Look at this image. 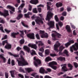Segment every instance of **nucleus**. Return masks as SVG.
<instances>
[{"mask_svg":"<svg viewBox=\"0 0 78 78\" xmlns=\"http://www.w3.org/2000/svg\"><path fill=\"white\" fill-rule=\"evenodd\" d=\"M20 58H17L16 60L18 62L19 66H27L28 65V63L25 60L23 56L21 55H24V52L22 51H20Z\"/></svg>","mask_w":78,"mask_h":78,"instance_id":"obj_1","label":"nucleus"},{"mask_svg":"<svg viewBox=\"0 0 78 78\" xmlns=\"http://www.w3.org/2000/svg\"><path fill=\"white\" fill-rule=\"evenodd\" d=\"M61 45V44L58 41H57L54 45V50L56 52H58L59 51H62L63 49L65 48V47L63 45H61L59 48V50L58 48Z\"/></svg>","mask_w":78,"mask_h":78,"instance_id":"obj_2","label":"nucleus"},{"mask_svg":"<svg viewBox=\"0 0 78 78\" xmlns=\"http://www.w3.org/2000/svg\"><path fill=\"white\" fill-rule=\"evenodd\" d=\"M52 32L54 33L52 34V36L53 37L52 39L53 40H56V37H57L58 38H61L62 35L61 34L57 33V32L55 31H53Z\"/></svg>","mask_w":78,"mask_h":78,"instance_id":"obj_3","label":"nucleus"},{"mask_svg":"<svg viewBox=\"0 0 78 78\" xmlns=\"http://www.w3.org/2000/svg\"><path fill=\"white\" fill-rule=\"evenodd\" d=\"M76 47L78 49V43H75L72 46L70 47V51L71 52H73V49L75 51L77 50V49L75 47Z\"/></svg>","mask_w":78,"mask_h":78,"instance_id":"obj_4","label":"nucleus"},{"mask_svg":"<svg viewBox=\"0 0 78 78\" xmlns=\"http://www.w3.org/2000/svg\"><path fill=\"white\" fill-rule=\"evenodd\" d=\"M34 64L36 67H37L39 64H41V60L39 59H36V57H34Z\"/></svg>","mask_w":78,"mask_h":78,"instance_id":"obj_5","label":"nucleus"},{"mask_svg":"<svg viewBox=\"0 0 78 78\" xmlns=\"http://www.w3.org/2000/svg\"><path fill=\"white\" fill-rule=\"evenodd\" d=\"M0 15L1 16H3L4 17H6L9 16V13H8V11L5 10L4 11V13H2L0 12Z\"/></svg>","mask_w":78,"mask_h":78,"instance_id":"obj_6","label":"nucleus"},{"mask_svg":"<svg viewBox=\"0 0 78 78\" xmlns=\"http://www.w3.org/2000/svg\"><path fill=\"white\" fill-rule=\"evenodd\" d=\"M53 15V13H51V12H48V14L47 16V17L46 18V20H49L50 19H51L52 17V16Z\"/></svg>","mask_w":78,"mask_h":78,"instance_id":"obj_7","label":"nucleus"},{"mask_svg":"<svg viewBox=\"0 0 78 78\" xmlns=\"http://www.w3.org/2000/svg\"><path fill=\"white\" fill-rule=\"evenodd\" d=\"M61 67L63 66L62 67V71L63 72H67V69L66 67V64H62L61 65Z\"/></svg>","mask_w":78,"mask_h":78,"instance_id":"obj_8","label":"nucleus"},{"mask_svg":"<svg viewBox=\"0 0 78 78\" xmlns=\"http://www.w3.org/2000/svg\"><path fill=\"white\" fill-rule=\"evenodd\" d=\"M48 24L50 26V28H53V27L55 26V22L53 21H51L50 22L48 23Z\"/></svg>","mask_w":78,"mask_h":78,"instance_id":"obj_9","label":"nucleus"},{"mask_svg":"<svg viewBox=\"0 0 78 78\" xmlns=\"http://www.w3.org/2000/svg\"><path fill=\"white\" fill-rule=\"evenodd\" d=\"M43 20H44V19H40L39 17H38L37 19L35 20L37 23H43Z\"/></svg>","mask_w":78,"mask_h":78,"instance_id":"obj_10","label":"nucleus"},{"mask_svg":"<svg viewBox=\"0 0 78 78\" xmlns=\"http://www.w3.org/2000/svg\"><path fill=\"white\" fill-rule=\"evenodd\" d=\"M27 37H29L30 39H34V33L27 34Z\"/></svg>","mask_w":78,"mask_h":78,"instance_id":"obj_11","label":"nucleus"},{"mask_svg":"<svg viewBox=\"0 0 78 78\" xmlns=\"http://www.w3.org/2000/svg\"><path fill=\"white\" fill-rule=\"evenodd\" d=\"M30 3L32 4L36 5L39 3V1H38V0H31L30 2Z\"/></svg>","mask_w":78,"mask_h":78,"instance_id":"obj_12","label":"nucleus"},{"mask_svg":"<svg viewBox=\"0 0 78 78\" xmlns=\"http://www.w3.org/2000/svg\"><path fill=\"white\" fill-rule=\"evenodd\" d=\"M7 9H11L12 11H13V12H14V11H15V8L10 5H7Z\"/></svg>","mask_w":78,"mask_h":78,"instance_id":"obj_13","label":"nucleus"},{"mask_svg":"<svg viewBox=\"0 0 78 78\" xmlns=\"http://www.w3.org/2000/svg\"><path fill=\"white\" fill-rule=\"evenodd\" d=\"M19 32H17V33L13 32L11 34V36L13 38H16V35H17V34H19Z\"/></svg>","mask_w":78,"mask_h":78,"instance_id":"obj_14","label":"nucleus"},{"mask_svg":"<svg viewBox=\"0 0 78 78\" xmlns=\"http://www.w3.org/2000/svg\"><path fill=\"white\" fill-rule=\"evenodd\" d=\"M11 75L12 78H15V76H14V73H15L16 71L15 70H11L9 71Z\"/></svg>","mask_w":78,"mask_h":78,"instance_id":"obj_15","label":"nucleus"},{"mask_svg":"<svg viewBox=\"0 0 78 78\" xmlns=\"http://www.w3.org/2000/svg\"><path fill=\"white\" fill-rule=\"evenodd\" d=\"M5 48L6 49H11V45L10 44H7L5 45Z\"/></svg>","mask_w":78,"mask_h":78,"instance_id":"obj_16","label":"nucleus"},{"mask_svg":"<svg viewBox=\"0 0 78 78\" xmlns=\"http://www.w3.org/2000/svg\"><path fill=\"white\" fill-rule=\"evenodd\" d=\"M23 48L24 49V50H25L27 51L28 53H29L30 51V49L27 46H24Z\"/></svg>","mask_w":78,"mask_h":78,"instance_id":"obj_17","label":"nucleus"},{"mask_svg":"<svg viewBox=\"0 0 78 78\" xmlns=\"http://www.w3.org/2000/svg\"><path fill=\"white\" fill-rule=\"evenodd\" d=\"M45 69L43 67H41L39 70V72L40 73H41L44 74V72H45Z\"/></svg>","mask_w":78,"mask_h":78,"instance_id":"obj_18","label":"nucleus"},{"mask_svg":"<svg viewBox=\"0 0 78 78\" xmlns=\"http://www.w3.org/2000/svg\"><path fill=\"white\" fill-rule=\"evenodd\" d=\"M53 65H57V63L56 62L53 61L50 62L49 65L50 66H53Z\"/></svg>","mask_w":78,"mask_h":78,"instance_id":"obj_19","label":"nucleus"},{"mask_svg":"<svg viewBox=\"0 0 78 78\" xmlns=\"http://www.w3.org/2000/svg\"><path fill=\"white\" fill-rule=\"evenodd\" d=\"M66 29L68 32H70L71 31L70 27L69 25H67L66 26Z\"/></svg>","mask_w":78,"mask_h":78,"instance_id":"obj_20","label":"nucleus"},{"mask_svg":"<svg viewBox=\"0 0 78 78\" xmlns=\"http://www.w3.org/2000/svg\"><path fill=\"white\" fill-rule=\"evenodd\" d=\"M25 70L26 71H27L28 73H30L32 71H33V69H32L31 68H25Z\"/></svg>","mask_w":78,"mask_h":78,"instance_id":"obj_21","label":"nucleus"},{"mask_svg":"<svg viewBox=\"0 0 78 78\" xmlns=\"http://www.w3.org/2000/svg\"><path fill=\"white\" fill-rule=\"evenodd\" d=\"M41 37L42 38H44V37L47 38L48 37V35L47 33H46L44 34L41 35Z\"/></svg>","mask_w":78,"mask_h":78,"instance_id":"obj_22","label":"nucleus"},{"mask_svg":"<svg viewBox=\"0 0 78 78\" xmlns=\"http://www.w3.org/2000/svg\"><path fill=\"white\" fill-rule=\"evenodd\" d=\"M57 59L58 61H65V60H66V59H65V58H64V57H59Z\"/></svg>","mask_w":78,"mask_h":78,"instance_id":"obj_23","label":"nucleus"},{"mask_svg":"<svg viewBox=\"0 0 78 78\" xmlns=\"http://www.w3.org/2000/svg\"><path fill=\"white\" fill-rule=\"evenodd\" d=\"M0 58H2L3 60V62H6V58L3 57V55H0Z\"/></svg>","mask_w":78,"mask_h":78,"instance_id":"obj_24","label":"nucleus"},{"mask_svg":"<svg viewBox=\"0 0 78 78\" xmlns=\"http://www.w3.org/2000/svg\"><path fill=\"white\" fill-rule=\"evenodd\" d=\"M49 61H51V58L50 56H48L45 59V61L46 62H48Z\"/></svg>","mask_w":78,"mask_h":78,"instance_id":"obj_25","label":"nucleus"},{"mask_svg":"<svg viewBox=\"0 0 78 78\" xmlns=\"http://www.w3.org/2000/svg\"><path fill=\"white\" fill-rule=\"evenodd\" d=\"M56 5L57 8H59V7H61L62 6V3H56Z\"/></svg>","mask_w":78,"mask_h":78,"instance_id":"obj_26","label":"nucleus"},{"mask_svg":"<svg viewBox=\"0 0 78 78\" xmlns=\"http://www.w3.org/2000/svg\"><path fill=\"white\" fill-rule=\"evenodd\" d=\"M25 5V4H22L18 8L19 10H21L22 9V8H23V6Z\"/></svg>","mask_w":78,"mask_h":78,"instance_id":"obj_27","label":"nucleus"},{"mask_svg":"<svg viewBox=\"0 0 78 78\" xmlns=\"http://www.w3.org/2000/svg\"><path fill=\"white\" fill-rule=\"evenodd\" d=\"M44 47H42L41 48L39 49V50L40 51H41L42 53L44 52Z\"/></svg>","mask_w":78,"mask_h":78,"instance_id":"obj_28","label":"nucleus"},{"mask_svg":"<svg viewBox=\"0 0 78 78\" xmlns=\"http://www.w3.org/2000/svg\"><path fill=\"white\" fill-rule=\"evenodd\" d=\"M54 18L56 22H59V18L58 17V15H55L54 16Z\"/></svg>","mask_w":78,"mask_h":78,"instance_id":"obj_29","label":"nucleus"},{"mask_svg":"<svg viewBox=\"0 0 78 78\" xmlns=\"http://www.w3.org/2000/svg\"><path fill=\"white\" fill-rule=\"evenodd\" d=\"M63 53L64 54H66V55L67 56H69V52L68 51H67V50H65L64 51H63Z\"/></svg>","mask_w":78,"mask_h":78,"instance_id":"obj_30","label":"nucleus"},{"mask_svg":"<svg viewBox=\"0 0 78 78\" xmlns=\"http://www.w3.org/2000/svg\"><path fill=\"white\" fill-rule=\"evenodd\" d=\"M47 3V10H48L50 9V7L48 6V5H51V4L50 3V2H48Z\"/></svg>","mask_w":78,"mask_h":78,"instance_id":"obj_31","label":"nucleus"},{"mask_svg":"<svg viewBox=\"0 0 78 78\" xmlns=\"http://www.w3.org/2000/svg\"><path fill=\"white\" fill-rule=\"evenodd\" d=\"M68 42L69 43L70 45H71V44H74V43H75V41L73 40H71L69 41Z\"/></svg>","mask_w":78,"mask_h":78,"instance_id":"obj_32","label":"nucleus"},{"mask_svg":"<svg viewBox=\"0 0 78 78\" xmlns=\"http://www.w3.org/2000/svg\"><path fill=\"white\" fill-rule=\"evenodd\" d=\"M30 54L31 55H36V51L34 50H32V51L30 52Z\"/></svg>","mask_w":78,"mask_h":78,"instance_id":"obj_33","label":"nucleus"},{"mask_svg":"<svg viewBox=\"0 0 78 78\" xmlns=\"http://www.w3.org/2000/svg\"><path fill=\"white\" fill-rule=\"evenodd\" d=\"M45 54L47 55H48L50 53V50L48 49H47L45 50Z\"/></svg>","mask_w":78,"mask_h":78,"instance_id":"obj_34","label":"nucleus"},{"mask_svg":"<svg viewBox=\"0 0 78 78\" xmlns=\"http://www.w3.org/2000/svg\"><path fill=\"white\" fill-rule=\"evenodd\" d=\"M21 23L22 25L24 27H26V28H28V26L27 24H25V23H24L23 22H22Z\"/></svg>","mask_w":78,"mask_h":78,"instance_id":"obj_35","label":"nucleus"},{"mask_svg":"<svg viewBox=\"0 0 78 78\" xmlns=\"http://www.w3.org/2000/svg\"><path fill=\"white\" fill-rule=\"evenodd\" d=\"M33 48H34L35 50H36L37 49V45L36 44H33L32 47Z\"/></svg>","mask_w":78,"mask_h":78,"instance_id":"obj_36","label":"nucleus"},{"mask_svg":"<svg viewBox=\"0 0 78 78\" xmlns=\"http://www.w3.org/2000/svg\"><path fill=\"white\" fill-rule=\"evenodd\" d=\"M19 71L20 72H23L24 73H26V72L25 71H24V70L23 69H22V68H20Z\"/></svg>","mask_w":78,"mask_h":78,"instance_id":"obj_37","label":"nucleus"},{"mask_svg":"<svg viewBox=\"0 0 78 78\" xmlns=\"http://www.w3.org/2000/svg\"><path fill=\"white\" fill-rule=\"evenodd\" d=\"M38 42L39 44H38V46H39L40 45H41V46H43L44 44V43L42 42L41 41H38Z\"/></svg>","mask_w":78,"mask_h":78,"instance_id":"obj_38","label":"nucleus"},{"mask_svg":"<svg viewBox=\"0 0 78 78\" xmlns=\"http://www.w3.org/2000/svg\"><path fill=\"white\" fill-rule=\"evenodd\" d=\"M68 66L69 67H70L69 69V70H72V68H73V66L71 64H68Z\"/></svg>","mask_w":78,"mask_h":78,"instance_id":"obj_39","label":"nucleus"},{"mask_svg":"<svg viewBox=\"0 0 78 78\" xmlns=\"http://www.w3.org/2000/svg\"><path fill=\"white\" fill-rule=\"evenodd\" d=\"M59 26L60 27H62L63 25V23L62 22L60 21L58 22V23Z\"/></svg>","mask_w":78,"mask_h":78,"instance_id":"obj_40","label":"nucleus"},{"mask_svg":"<svg viewBox=\"0 0 78 78\" xmlns=\"http://www.w3.org/2000/svg\"><path fill=\"white\" fill-rule=\"evenodd\" d=\"M70 24L72 28L74 30H75L76 28V27L75 26H74V25H73V24L71 23H70Z\"/></svg>","mask_w":78,"mask_h":78,"instance_id":"obj_41","label":"nucleus"},{"mask_svg":"<svg viewBox=\"0 0 78 78\" xmlns=\"http://www.w3.org/2000/svg\"><path fill=\"white\" fill-rule=\"evenodd\" d=\"M65 46L66 48H67L70 45V44L69 42H67L65 44Z\"/></svg>","mask_w":78,"mask_h":78,"instance_id":"obj_42","label":"nucleus"},{"mask_svg":"<svg viewBox=\"0 0 78 78\" xmlns=\"http://www.w3.org/2000/svg\"><path fill=\"white\" fill-rule=\"evenodd\" d=\"M33 12L34 13H37V9L35 8L33 9Z\"/></svg>","mask_w":78,"mask_h":78,"instance_id":"obj_43","label":"nucleus"},{"mask_svg":"<svg viewBox=\"0 0 78 78\" xmlns=\"http://www.w3.org/2000/svg\"><path fill=\"white\" fill-rule=\"evenodd\" d=\"M0 23H5V21L3 19L1 20L0 18Z\"/></svg>","mask_w":78,"mask_h":78,"instance_id":"obj_44","label":"nucleus"},{"mask_svg":"<svg viewBox=\"0 0 78 78\" xmlns=\"http://www.w3.org/2000/svg\"><path fill=\"white\" fill-rule=\"evenodd\" d=\"M52 69H53L54 70H56L57 68V67L56 66H49Z\"/></svg>","mask_w":78,"mask_h":78,"instance_id":"obj_45","label":"nucleus"},{"mask_svg":"<svg viewBox=\"0 0 78 78\" xmlns=\"http://www.w3.org/2000/svg\"><path fill=\"white\" fill-rule=\"evenodd\" d=\"M24 42H25V41H24V39H21L20 41V44H24Z\"/></svg>","mask_w":78,"mask_h":78,"instance_id":"obj_46","label":"nucleus"},{"mask_svg":"<svg viewBox=\"0 0 78 78\" xmlns=\"http://www.w3.org/2000/svg\"><path fill=\"white\" fill-rule=\"evenodd\" d=\"M50 56L52 57H55V56H58V55L56 54H50Z\"/></svg>","mask_w":78,"mask_h":78,"instance_id":"obj_47","label":"nucleus"},{"mask_svg":"<svg viewBox=\"0 0 78 78\" xmlns=\"http://www.w3.org/2000/svg\"><path fill=\"white\" fill-rule=\"evenodd\" d=\"M8 44V41L7 40L4 41H2V45H5V44Z\"/></svg>","mask_w":78,"mask_h":78,"instance_id":"obj_48","label":"nucleus"},{"mask_svg":"<svg viewBox=\"0 0 78 78\" xmlns=\"http://www.w3.org/2000/svg\"><path fill=\"white\" fill-rule=\"evenodd\" d=\"M63 77L65 78H72V77H70L68 76H66V74H65L63 75Z\"/></svg>","mask_w":78,"mask_h":78,"instance_id":"obj_49","label":"nucleus"},{"mask_svg":"<svg viewBox=\"0 0 78 78\" xmlns=\"http://www.w3.org/2000/svg\"><path fill=\"white\" fill-rule=\"evenodd\" d=\"M74 66L75 67H76V68H77V67H78V64L76 62H74Z\"/></svg>","mask_w":78,"mask_h":78,"instance_id":"obj_50","label":"nucleus"},{"mask_svg":"<svg viewBox=\"0 0 78 78\" xmlns=\"http://www.w3.org/2000/svg\"><path fill=\"white\" fill-rule=\"evenodd\" d=\"M18 76H19V77H20V78H24L23 76L21 74H18Z\"/></svg>","mask_w":78,"mask_h":78,"instance_id":"obj_51","label":"nucleus"},{"mask_svg":"<svg viewBox=\"0 0 78 78\" xmlns=\"http://www.w3.org/2000/svg\"><path fill=\"white\" fill-rule=\"evenodd\" d=\"M11 63L12 66H14V65H15V62L14 61V60H12L11 62Z\"/></svg>","mask_w":78,"mask_h":78,"instance_id":"obj_52","label":"nucleus"},{"mask_svg":"<svg viewBox=\"0 0 78 78\" xmlns=\"http://www.w3.org/2000/svg\"><path fill=\"white\" fill-rule=\"evenodd\" d=\"M37 8H39V7H42V8H44V5L42 4H40L37 6Z\"/></svg>","mask_w":78,"mask_h":78,"instance_id":"obj_53","label":"nucleus"},{"mask_svg":"<svg viewBox=\"0 0 78 78\" xmlns=\"http://www.w3.org/2000/svg\"><path fill=\"white\" fill-rule=\"evenodd\" d=\"M32 9V6L30 5H29V11H31Z\"/></svg>","mask_w":78,"mask_h":78,"instance_id":"obj_54","label":"nucleus"},{"mask_svg":"<svg viewBox=\"0 0 78 78\" xmlns=\"http://www.w3.org/2000/svg\"><path fill=\"white\" fill-rule=\"evenodd\" d=\"M62 16H66L67 15V12H64L62 14Z\"/></svg>","mask_w":78,"mask_h":78,"instance_id":"obj_55","label":"nucleus"},{"mask_svg":"<svg viewBox=\"0 0 78 78\" xmlns=\"http://www.w3.org/2000/svg\"><path fill=\"white\" fill-rule=\"evenodd\" d=\"M39 55L40 56H41V57H43L44 56V55H43V54H42V53L41 52H39L38 53Z\"/></svg>","mask_w":78,"mask_h":78,"instance_id":"obj_56","label":"nucleus"},{"mask_svg":"<svg viewBox=\"0 0 78 78\" xmlns=\"http://www.w3.org/2000/svg\"><path fill=\"white\" fill-rule=\"evenodd\" d=\"M60 19L62 21H63V20H64V17L62 16H61L60 17Z\"/></svg>","mask_w":78,"mask_h":78,"instance_id":"obj_57","label":"nucleus"},{"mask_svg":"<svg viewBox=\"0 0 78 78\" xmlns=\"http://www.w3.org/2000/svg\"><path fill=\"white\" fill-rule=\"evenodd\" d=\"M5 76L6 78H8V73H5Z\"/></svg>","mask_w":78,"mask_h":78,"instance_id":"obj_58","label":"nucleus"},{"mask_svg":"<svg viewBox=\"0 0 78 78\" xmlns=\"http://www.w3.org/2000/svg\"><path fill=\"white\" fill-rule=\"evenodd\" d=\"M24 16L25 17H27V18H30V16L27 14V13L25 14Z\"/></svg>","mask_w":78,"mask_h":78,"instance_id":"obj_59","label":"nucleus"},{"mask_svg":"<svg viewBox=\"0 0 78 78\" xmlns=\"http://www.w3.org/2000/svg\"><path fill=\"white\" fill-rule=\"evenodd\" d=\"M36 36L37 39H40V38L39 37V34H36Z\"/></svg>","mask_w":78,"mask_h":78,"instance_id":"obj_60","label":"nucleus"},{"mask_svg":"<svg viewBox=\"0 0 78 78\" xmlns=\"http://www.w3.org/2000/svg\"><path fill=\"white\" fill-rule=\"evenodd\" d=\"M7 38V35H5L4 37L2 38V40H5V39H6Z\"/></svg>","mask_w":78,"mask_h":78,"instance_id":"obj_61","label":"nucleus"},{"mask_svg":"<svg viewBox=\"0 0 78 78\" xmlns=\"http://www.w3.org/2000/svg\"><path fill=\"white\" fill-rule=\"evenodd\" d=\"M67 10L68 12H69L71 11V8L69 7H67Z\"/></svg>","mask_w":78,"mask_h":78,"instance_id":"obj_62","label":"nucleus"},{"mask_svg":"<svg viewBox=\"0 0 78 78\" xmlns=\"http://www.w3.org/2000/svg\"><path fill=\"white\" fill-rule=\"evenodd\" d=\"M5 31L6 32V33H10V32H11V30H8L6 29H5Z\"/></svg>","mask_w":78,"mask_h":78,"instance_id":"obj_63","label":"nucleus"},{"mask_svg":"<svg viewBox=\"0 0 78 78\" xmlns=\"http://www.w3.org/2000/svg\"><path fill=\"white\" fill-rule=\"evenodd\" d=\"M44 78H51V77L48 75H46L44 76Z\"/></svg>","mask_w":78,"mask_h":78,"instance_id":"obj_64","label":"nucleus"}]
</instances>
